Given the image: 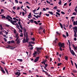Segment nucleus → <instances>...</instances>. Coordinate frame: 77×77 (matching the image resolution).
Returning <instances> with one entry per match:
<instances>
[{
    "label": "nucleus",
    "mask_w": 77,
    "mask_h": 77,
    "mask_svg": "<svg viewBox=\"0 0 77 77\" xmlns=\"http://www.w3.org/2000/svg\"><path fill=\"white\" fill-rule=\"evenodd\" d=\"M66 36H67V37H68V36H69V35L68 34V32H66Z\"/></svg>",
    "instance_id": "obj_27"
},
{
    "label": "nucleus",
    "mask_w": 77,
    "mask_h": 77,
    "mask_svg": "<svg viewBox=\"0 0 77 77\" xmlns=\"http://www.w3.org/2000/svg\"><path fill=\"white\" fill-rule=\"evenodd\" d=\"M46 2L48 3L49 4H50V2H49L47 0Z\"/></svg>",
    "instance_id": "obj_46"
},
{
    "label": "nucleus",
    "mask_w": 77,
    "mask_h": 77,
    "mask_svg": "<svg viewBox=\"0 0 77 77\" xmlns=\"http://www.w3.org/2000/svg\"><path fill=\"white\" fill-rule=\"evenodd\" d=\"M60 24L61 29H63V26L62 25V24L60 23Z\"/></svg>",
    "instance_id": "obj_13"
},
{
    "label": "nucleus",
    "mask_w": 77,
    "mask_h": 77,
    "mask_svg": "<svg viewBox=\"0 0 77 77\" xmlns=\"http://www.w3.org/2000/svg\"><path fill=\"white\" fill-rule=\"evenodd\" d=\"M42 48H37L36 49H37V51H35L34 53L33 54V55H35V54H40V53H41V50Z\"/></svg>",
    "instance_id": "obj_2"
},
{
    "label": "nucleus",
    "mask_w": 77,
    "mask_h": 77,
    "mask_svg": "<svg viewBox=\"0 0 77 77\" xmlns=\"http://www.w3.org/2000/svg\"><path fill=\"white\" fill-rule=\"evenodd\" d=\"M16 27L19 30V31H20V28H19V26L18 25L16 26Z\"/></svg>",
    "instance_id": "obj_26"
},
{
    "label": "nucleus",
    "mask_w": 77,
    "mask_h": 77,
    "mask_svg": "<svg viewBox=\"0 0 77 77\" xmlns=\"http://www.w3.org/2000/svg\"><path fill=\"white\" fill-rule=\"evenodd\" d=\"M31 39L33 41H34L35 40V38L33 37L32 38H31Z\"/></svg>",
    "instance_id": "obj_33"
},
{
    "label": "nucleus",
    "mask_w": 77,
    "mask_h": 77,
    "mask_svg": "<svg viewBox=\"0 0 77 77\" xmlns=\"http://www.w3.org/2000/svg\"><path fill=\"white\" fill-rule=\"evenodd\" d=\"M34 14H35V15H38V14H39V13H36L35 12H34Z\"/></svg>",
    "instance_id": "obj_42"
},
{
    "label": "nucleus",
    "mask_w": 77,
    "mask_h": 77,
    "mask_svg": "<svg viewBox=\"0 0 77 77\" xmlns=\"http://www.w3.org/2000/svg\"><path fill=\"white\" fill-rule=\"evenodd\" d=\"M72 27V25H70L69 26V29H71V28Z\"/></svg>",
    "instance_id": "obj_20"
},
{
    "label": "nucleus",
    "mask_w": 77,
    "mask_h": 77,
    "mask_svg": "<svg viewBox=\"0 0 77 77\" xmlns=\"http://www.w3.org/2000/svg\"><path fill=\"white\" fill-rule=\"evenodd\" d=\"M72 15H77V14H76V12H74L73 13Z\"/></svg>",
    "instance_id": "obj_28"
},
{
    "label": "nucleus",
    "mask_w": 77,
    "mask_h": 77,
    "mask_svg": "<svg viewBox=\"0 0 77 77\" xmlns=\"http://www.w3.org/2000/svg\"><path fill=\"white\" fill-rule=\"evenodd\" d=\"M0 68H1V71H3V70H4V69H3V67H0Z\"/></svg>",
    "instance_id": "obj_32"
},
{
    "label": "nucleus",
    "mask_w": 77,
    "mask_h": 77,
    "mask_svg": "<svg viewBox=\"0 0 77 77\" xmlns=\"http://www.w3.org/2000/svg\"><path fill=\"white\" fill-rule=\"evenodd\" d=\"M51 15H53V12L52 11H51V13H50Z\"/></svg>",
    "instance_id": "obj_61"
},
{
    "label": "nucleus",
    "mask_w": 77,
    "mask_h": 77,
    "mask_svg": "<svg viewBox=\"0 0 77 77\" xmlns=\"http://www.w3.org/2000/svg\"><path fill=\"white\" fill-rule=\"evenodd\" d=\"M19 32L20 33V32H21V33H22V32H23V31H22V30L20 29V31H19Z\"/></svg>",
    "instance_id": "obj_41"
},
{
    "label": "nucleus",
    "mask_w": 77,
    "mask_h": 77,
    "mask_svg": "<svg viewBox=\"0 0 77 77\" xmlns=\"http://www.w3.org/2000/svg\"><path fill=\"white\" fill-rule=\"evenodd\" d=\"M25 14H27V10L26 8H25Z\"/></svg>",
    "instance_id": "obj_37"
},
{
    "label": "nucleus",
    "mask_w": 77,
    "mask_h": 77,
    "mask_svg": "<svg viewBox=\"0 0 77 77\" xmlns=\"http://www.w3.org/2000/svg\"><path fill=\"white\" fill-rule=\"evenodd\" d=\"M74 41H77V38H74Z\"/></svg>",
    "instance_id": "obj_59"
},
{
    "label": "nucleus",
    "mask_w": 77,
    "mask_h": 77,
    "mask_svg": "<svg viewBox=\"0 0 77 77\" xmlns=\"http://www.w3.org/2000/svg\"><path fill=\"white\" fill-rule=\"evenodd\" d=\"M4 69H5V70L6 71L8 74H9V73H8V70H7V69H6V68L5 67Z\"/></svg>",
    "instance_id": "obj_11"
},
{
    "label": "nucleus",
    "mask_w": 77,
    "mask_h": 77,
    "mask_svg": "<svg viewBox=\"0 0 77 77\" xmlns=\"http://www.w3.org/2000/svg\"><path fill=\"white\" fill-rule=\"evenodd\" d=\"M20 43V39H18L17 42V44H19Z\"/></svg>",
    "instance_id": "obj_10"
},
{
    "label": "nucleus",
    "mask_w": 77,
    "mask_h": 77,
    "mask_svg": "<svg viewBox=\"0 0 77 77\" xmlns=\"http://www.w3.org/2000/svg\"><path fill=\"white\" fill-rule=\"evenodd\" d=\"M64 44V43H61V42H59L58 43V46H59V47H60V50H61V51H62V47H63Z\"/></svg>",
    "instance_id": "obj_3"
},
{
    "label": "nucleus",
    "mask_w": 77,
    "mask_h": 77,
    "mask_svg": "<svg viewBox=\"0 0 77 77\" xmlns=\"http://www.w3.org/2000/svg\"><path fill=\"white\" fill-rule=\"evenodd\" d=\"M16 48V47H12V48H11L10 49H12V50H13V49H14V48Z\"/></svg>",
    "instance_id": "obj_36"
},
{
    "label": "nucleus",
    "mask_w": 77,
    "mask_h": 77,
    "mask_svg": "<svg viewBox=\"0 0 77 77\" xmlns=\"http://www.w3.org/2000/svg\"><path fill=\"white\" fill-rule=\"evenodd\" d=\"M57 7L55 6L54 7V9H57Z\"/></svg>",
    "instance_id": "obj_18"
},
{
    "label": "nucleus",
    "mask_w": 77,
    "mask_h": 77,
    "mask_svg": "<svg viewBox=\"0 0 77 77\" xmlns=\"http://www.w3.org/2000/svg\"><path fill=\"white\" fill-rule=\"evenodd\" d=\"M43 67H44L45 69V70H47V71H48V69H47V68H46V67H45V66H43Z\"/></svg>",
    "instance_id": "obj_34"
},
{
    "label": "nucleus",
    "mask_w": 77,
    "mask_h": 77,
    "mask_svg": "<svg viewBox=\"0 0 77 77\" xmlns=\"http://www.w3.org/2000/svg\"><path fill=\"white\" fill-rule=\"evenodd\" d=\"M35 44V43L33 42H29V44Z\"/></svg>",
    "instance_id": "obj_9"
},
{
    "label": "nucleus",
    "mask_w": 77,
    "mask_h": 77,
    "mask_svg": "<svg viewBox=\"0 0 77 77\" xmlns=\"http://www.w3.org/2000/svg\"><path fill=\"white\" fill-rule=\"evenodd\" d=\"M74 29L75 30V31H76L77 32V26H75L74 28Z\"/></svg>",
    "instance_id": "obj_16"
},
{
    "label": "nucleus",
    "mask_w": 77,
    "mask_h": 77,
    "mask_svg": "<svg viewBox=\"0 0 77 77\" xmlns=\"http://www.w3.org/2000/svg\"><path fill=\"white\" fill-rule=\"evenodd\" d=\"M4 31L5 32V33H6V35H7V34H8V32H6V31H5V30H4Z\"/></svg>",
    "instance_id": "obj_43"
},
{
    "label": "nucleus",
    "mask_w": 77,
    "mask_h": 77,
    "mask_svg": "<svg viewBox=\"0 0 77 77\" xmlns=\"http://www.w3.org/2000/svg\"><path fill=\"white\" fill-rule=\"evenodd\" d=\"M15 74V75H17L18 76H20L21 75V73L20 72H16Z\"/></svg>",
    "instance_id": "obj_5"
},
{
    "label": "nucleus",
    "mask_w": 77,
    "mask_h": 77,
    "mask_svg": "<svg viewBox=\"0 0 77 77\" xmlns=\"http://www.w3.org/2000/svg\"><path fill=\"white\" fill-rule=\"evenodd\" d=\"M57 38H56V39L55 41H54V42L55 43V44L57 42Z\"/></svg>",
    "instance_id": "obj_17"
},
{
    "label": "nucleus",
    "mask_w": 77,
    "mask_h": 77,
    "mask_svg": "<svg viewBox=\"0 0 77 77\" xmlns=\"http://www.w3.org/2000/svg\"><path fill=\"white\" fill-rule=\"evenodd\" d=\"M57 12H60V10L59 9H57Z\"/></svg>",
    "instance_id": "obj_39"
},
{
    "label": "nucleus",
    "mask_w": 77,
    "mask_h": 77,
    "mask_svg": "<svg viewBox=\"0 0 77 77\" xmlns=\"http://www.w3.org/2000/svg\"><path fill=\"white\" fill-rule=\"evenodd\" d=\"M16 32H17V31H16V30H14V33H16Z\"/></svg>",
    "instance_id": "obj_63"
},
{
    "label": "nucleus",
    "mask_w": 77,
    "mask_h": 77,
    "mask_svg": "<svg viewBox=\"0 0 77 77\" xmlns=\"http://www.w3.org/2000/svg\"><path fill=\"white\" fill-rule=\"evenodd\" d=\"M19 38V37H17V38L16 40V41H17L18 40V39Z\"/></svg>",
    "instance_id": "obj_58"
},
{
    "label": "nucleus",
    "mask_w": 77,
    "mask_h": 77,
    "mask_svg": "<svg viewBox=\"0 0 77 77\" xmlns=\"http://www.w3.org/2000/svg\"><path fill=\"white\" fill-rule=\"evenodd\" d=\"M63 37H64V38H66V35H63Z\"/></svg>",
    "instance_id": "obj_51"
},
{
    "label": "nucleus",
    "mask_w": 77,
    "mask_h": 77,
    "mask_svg": "<svg viewBox=\"0 0 77 77\" xmlns=\"http://www.w3.org/2000/svg\"><path fill=\"white\" fill-rule=\"evenodd\" d=\"M20 28H21V29H23V26H22L21 25H20Z\"/></svg>",
    "instance_id": "obj_29"
},
{
    "label": "nucleus",
    "mask_w": 77,
    "mask_h": 77,
    "mask_svg": "<svg viewBox=\"0 0 77 77\" xmlns=\"http://www.w3.org/2000/svg\"><path fill=\"white\" fill-rule=\"evenodd\" d=\"M56 33H57V34H58V35H59V36L60 35V33H59V32H57Z\"/></svg>",
    "instance_id": "obj_56"
},
{
    "label": "nucleus",
    "mask_w": 77,
    "mask_h": 77,
    "mask_svg": "<svg viewBox=\"0 0 77 77\" xmlns=\"http://www.w3.org/2000/svg\"><path fill=\"white\" fill-rule=\"evenodd\" d=\"M62 64V63H58L57 64V66H60V65H61Z\"/></svg>",
    "instance_id": "obj_24"
},
{
    "label": "nucleus",
    "mask_w": 77,
    "mask_h": 77,
    "mask_svg": "<svg viewBox=\"0 0 77 77\" xmlns=\"http://www.w3.org/2000/svg\"><path fill=\"white\" fill-rule=\"evenodd\" d=\"M17 60H19V62H23V60H22V59H17Z\"/></svg>",
    "instance_id": "obj_12"
},
{
    "label": "nucleus",
    "mask_w": 77,
    "mask_h": 77,
    "mask_svg": "<svg viewBox=\"0 0 77 77\" xmlns=\"http://www.w3.org/2000/svg\"><path fill=\"white\" fill-rule=\"evenodd\" d=\"M23 31L24 32V36H26L25 34H26V40L25 38H23V44H24V43H26V42H28L29 40V38H28V36H27V32H26V29H25V28H23Z\"/></svg>",
    "instance_id": "obj_1"
},
{
    "label": "nucleus",
    "mask_w": 77,
    "mask_h": 77,
    "mask_svg": "<svg viewBox=\"0 0 77 77\" xmlns=\"http://www.w3.org/2000/svg\"><path fill=\"white\" fill-rule=\"evenodd\" d=\"M70 53H71L72 54L73 56H74V55H75V54L73 51V50H72V51H71Z\"/></svg>",
    "instance_id": "obj_8"
},
{
    "label": "nucleus",
    "mask_w": 77,
    "mask_h": 77,
    "mask_svg": "<svg viewBox=\"0 0 77 77\" xmlns=\"http://www.w3.org/2000/svg\"><path fill=\"white\" fill-rule=\"evenodd\" d=\"M17 21H14V20L13 21L12 20H11V23L13 25H15V23H17Z\"/></svg>",
    "instance_id": "obj_6"
},
{
    "label": "nucleus",
    "mask_w": 77,
    "mask_h": 77,
    "mask_svg": "<svg viewBox=\"0 0 77 77\" xmlns=\"http://www.w3.org/2000/svg\"><path fill=\"white\" fill-rule=\"evenodd\" d=\"M58 4H59L60 5L62 4V1H61V0L60 1V2H58Z\"/></svg>",
    "instance_id": "obj_15"
},
{
    "label": "nucleus",
    "mask_w": 77,
    "mask_h": 77,
    "mask_svg": "<svg viewBox=\"0 0 77 77\" xmlns=\"http://www.w3.org/2000/svg\"><path fill=\"white\" fill-rule=\"evenodd\" d=\"M70 61L72 65L73 66V65H74L73 64V62H72V60H71Z\"/></svg>",
    "instance_id": "obj_23"
},
{
    "label": "nucleus",
    "mask_w": 77,
    "mask_h": 77,
    "mask_svg": "<svg viewBox=\"0 0 77 77\" xmlns=\"http://www.w3.org/2000/svg\"><path fill=\"white\" fill-rule=\"evenodd\" d=\"M43 29V28L42 27H40V28L39 29V30H42Z\"/></svg>",
    "instance_id": "obj_30"
},
{
    "label": "nucleus",
    "mask_w": 77,
    "mask_h": 77,
    "mask_svg": "<svg viewBox=\"0 0 77 77\" xmlns=\"http://www.w3.org/2000/svg\"><path fill=\"white\" fill-rule=\"evenodd\" d=\"M74 36L75 37V38H77V34H74Z\"/></svg>",
    "instance_id": "obj_60"
},
{
    "label": "nucleus",
    "mask_w": 77,
    "mask_h": 77,
    "mask_svg": "<svg viewBox=\"0 0 77 77\" xmlns=\"http://www.w3.org/2000/svg\"><path fill=\"white\" fill-rule=\"evenodd\" d=\"M64 58L66 60H68V57H66V56H65Z\"/></svg>",
    "instance_id": "obj_14"
},
{
    "label": "nucleus",
    "mask_w": 77,
    "mask_h": 77,
    "mask_svg": "<svg viewBox=\"0 0 77 77\" xmlns=\"http://www.w3.org/2000/svg\"><path fill=\"white\" fill-rule=\"evenodd\" d=\"M15 1L17 3H18V0H15Z\"/></svg>",
    "instance_id": "obj_47"
},
{
    "label": "nucleus",
    "mask_w": 77,
    "mask_h": 77,
    "mask_svg": "<svg viewBox=\"0 0 77 77\" xmlns=\"http://www.w3.org/2000/svg\"><path fill=\"white\" fill-rule=\"evenodd\" d=\"M73 24L74 25H76V22L75 21H74L73 22Z\"/></svg>",
    "instance_id": "obj_45"
},
{
    "label": "nucleus",
    "mask_w": 77,
    "mask_h": 77,
    "mask_svg": "<svg viewBox=\"0 0 77 77\" xmlns=\"http://www.w3.org/2000/svg\"><path fill=\"white\" fill-rule=\"evenodd\" d=\"M34 23H35V24H38V22H36V21H34Z\"/></svg>",
    "instance_id": "obj_21"
},
{
    "label": "nucleus",
    "mask_w": 77,
    "mask_h": 77,
    "mask_svg": "<svg viewBox=\"0 0 77 77\" xmlns=\"http://www.w3.org/2000/svg\"><path fill=\"white\" fill-rule=\"evenodd\" d=\"M31 16V13H30L28 15V17H30Z\"/></svg>",
    "instance_id": "obj_64"
},
{
    "label": "nucleus",
    "mask_w": 77,
    "mask_h": 77,
    "mask_svg": "<svg viewBox=\"0 0 77 77\" xmlns=\"http://www.w3.org/2000/svg\"><path fill=\"white\" fill-rule=\"evenodd\" d=\"M33 21H34V20H33V19H31V20H30V22H31V23H33Z\"/></svg>",
    "instance_id": "obj_22"
},
{
    "label": "nucleus",
    "mask_w": 77,
    "mask_h": 77,
    "mask_svg": "<svg viewBox=\"0 0 77 77\" xmlns=\"http://www.w3.org/2000/svg\"><path fill=\"white\" fill-rule=\"evenodd\" d=\"M45 15L47 17H49V16H50V14H45Z\"/></svg>",
    "instance_id": "obj_19"
},
{
    "label": "nucleus",
    "mask_w": 77,
    "mask_h": 77,
    "mask_svg": "<svg viewBox=\"0 0 77 77\" xmlns=\"http://www.w3.org/2000/svg\"><path fill=\"white\" fill-rule=\"evenodd\" d=\"M73 72L76 73V72H77V71L76 70H73Z\"/></svg>",
    "instance_id": "obj_54"
},
{
    "label": "nucleus",
    "mask_w": 77,
    "mask_h": 77,
    "mask_svg": "<svg viewBox=\"0 0 77 77\" xmlns=\"http://www.w3.org/2000/svg\"><path fill=\"white\" fill-rule=\"evenodd\" d=\"M56 14L58 15L59 16H60V14H59V13L58 12H56Z\"/></svg>",
    "instance_id": "obj_31"
},
{
    "label": "nucleus",
    "mask_w": 77,
    "mask_h": 77,
    "mask_svg": "<svg viewBox=\"0 0 77 77\" xmlns=\"http://www.w3.org/2000/svg\"><path fill=\"white\" fill-rule=\"evenodd\" d=\"M40 17H41V16H39V15H38L36 16V18H38V17L40 18Z\"/></svg>",
    "instance_id": "obj_25"
},
{
    "label": "nucleus",
    "mask_w": 77,
    "mask_h": 77,
    "mask_svg": "<svg viewBox=\"0 0 77 77\" xmlns=\"http://www.w3.org/2000/svg\"><path fill=\"white\" fill-rule=\"evenodd\" d=\"M43 11H46V9H45V8H43Z\"/></svg>",
    "instance_id": "obj_35"
},
{
    "label": "nucleus",
    "mask_w": 77,
    "mask_h": 77,
    "mask_svg": "<svg viewBox=\"0 0 77 77\" xmlns=\"http://www.w3.org/2000/svg\"><path fill=\"white\" fill-rule=\"evenodd\" d=\"M69 47V50L71 52V51H72V50H71V47Z\"/></svg>",
    "instance_id": "obj_53"
},
{
    "label": "nucleus",
    "mask_w": 77,
    "mask_h": 77,
    "mask_svg": "<svg viewBox=\"0 0 77 77\" xmlns=\"http://www.w3.org/2000/svg\"><path fill=\"white\" fill-rule=\"evenodd\" d=\"M9 16H8L7 17H6V19L8 20L9 19Z\"/></svg>",
    "instance_id": "obj_38"
},
{
    "label": "nucleus",
    "mask_w": 77,
    "mask_h": 77,
    "mask_svg": "<svg viewBox=\"0 0 77 77\" xmlns=\"http://www.w3.org/2000/svg\"><path fill=\"white\" fill-rule=\"evenodd\" d=\"M11 43H14V41L12 40L11 41Z\"/></svg>",
    "instance_id": "obj_52"
},
{
    "label": "nucleus",
    "mask_w": 77,
    "mask_h": 77,
    "mask_svg": "<svg viewBox=\"0 0 77 77\" xmlns=\"http://www.w3.org/2000/svg\"><path fill=\"white\" fill-rule=\"evenodd\" d=\"M1 30H4L3 29V27H2L1 28Z\"/></svg>",
    "instance_id": "obj_62"
},
{
    "label": "nucleus",
    "mask_w": 77,
    "mask_h": 77,
    "mask_svg": "<svg viewBox=\"0 0 77 77\" xmlns=\"http://www.w3.org/2000/svg\"><path fill=\"white\" fill-rule=\"evenodd\" d=\"M61 14H65V13L63 11H61Z\"/></svg>",
    "instance_id": "obj_50"
},
{
    "label": "nucleus",
    "mask_w": 77,
    "mask_h": 77,
    "mask_svg": "<svg viewBox=\"0 0 77 77\" xmlns=\"http://www.w3.org/2000/svg\"><path fill=\"white\" fill-rule=\"evenodd\" d=\"M39 59V57H37L34 60V62H37L38 61V60H38Z\"/></svg>",
    "instance_id": "obj_7"
},
{
    "label": "nucleus",
    "mask_w": 77,
    "mask_h": 77,
    "mask_svg": "<svg viewBox=\"0 0 77 77\" xmlns=\"http://www.w3.org/2000/svg\"><path fill=\"white\" fill-rule=\"evenodd\" d=\"M2 18H6V17L5 16H3L2 17Z\"/></svg>",
    "instance_id": "obj_55"
},
{
    "label": "nucleus",
    "mask_w": 77,
    "mask_h": 77,
    "mask_svg": "<svg viewBox=\"0 0 77 77\" xmlns=\"http://www.w3.org/2000/svg\"><path fill=\"white\" fill-rule=\"evenodd\" d=\"M2 72H3V74H5V70H2Z\"/></svg>",
    "instance_id": "obj_44"
},
{
    "label": "nucleus",
    "mask_w": 77,
    "mask_h": 77,
    "mask_svg": "<svg viewBox=\"0 0 77 77\" xmlns=\"http://www.w3.org/2000/svg\"><path fill=\"white\" fill-rule=\"evenodd\" d=\"M18 33H17V34H16V38H18Z\"/></svg>",
    "instance_id": "obj_40"
},
{
    "label": "nucleus",
    "mask_w": 77,
    "mask_h": 77,
    "mask_svg": "<svg viewBox=\"0 0 77 77\" xmlns=\"http://www.w3.org/2000/svg\"><path fill=\"white\" fill-rule=\"evenodd\" d=\"M4 40H5V42H7V39L5 38H4Z\"/></svg>",
    "instance_id": "obj_49"
},
{
    "label": "nucleus",
    "mask_w": 77,
    "mask_h": 77,
    "mask_svg": "<svg viewBox=\"0 0 77 77\" xmlns=\"http://www.w3.org/2000/svg\"><path fill=\"white\" fill-rule=\"evenodd\" d=\"M7 44H11V41H9L8 42H7Z\"/></svg>",
    "instance_id": "obj_48"
},
{
    "label": "nucleus",
    "mask_w": 77,
    "mask_h": 77,
    "mask_svg": "<svg viewBox=\"0 0 77 77\" xmlns=\"http://www.w3.org/2000/svg\"><path fill=\"white\" fill-rule=\"evenodd\" d=\"M22 13L23 16H24V12H22Z\"/></svg>",
    "instance_id": "obj_57"
},
{
    "label": "nucleus",
    "mask_w": 77,
    "mask_h": 77,
    "mask_svg": "<svg viewBox=\"0 0 77 77\" xmlns=\"http://www.w3.org/2000/svg\"><path fill=\"white\" fill-rule=\"evenodd\" d=\"M42 71L43 72H45L46 73L45 74L46 75H48V77H50V76L51 77H52V76H51L49 74H48V73L47 72H46L45 71L43 70Z\"/></svg>",
    "instance_id": "obj_4"
}]
</instances>
